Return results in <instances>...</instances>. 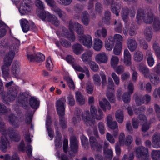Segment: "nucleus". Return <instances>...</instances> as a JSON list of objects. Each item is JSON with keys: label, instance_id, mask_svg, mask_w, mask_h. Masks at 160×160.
Wrapping results in <instances>:
<instances>
[{"label": "nucleus", "instance_id": "1", "mask_svg": "<svg viewBox=\"0 0 160 160\" xmlns=\"http://www.w3.org/2000/svg\"><path fill=\"white\" fill-rule=\"evenodd\" d=\"M90 110L92 116L94 118L91 117L89 111H86L82 115V120L88 126H92L93 125L95 118L99 120L103 118V113L101 109H98V114L96 108L93 106L91 105Z\"/></svg>", "mask_w": 160, "mask_h": 160}, {"label": "nucleus", "instance_id": "2", "mask_svg": "<svg viewBox=\"0 0 160 160\" xmlns=\"http://www.w3.org/2000/svg\"><path fill=\"white\" fill-rule=\"evenodd\" d=\"M153 10V8L151 7H149L147 11H144L142 8L139 9L137 14V22L139 23L140 20L143 19L146 24H151L154 19Z\"/></svg>", "mask_w": 160, "mask_h": 160}, {"label": "nucleus", "instance_id": "3", "mask_svg": "<svg viewBox=\"0 0 160 160\" xmlns=\"http://www.w3.org/2000/svg\"><path fill=\"white\" fill-rule=\"evenodd\" d=\"M66 102L65 98H61L58 100L56 103V107L57 113L59 116V124L62 129L67 128V122L65 117V104Z\"/></svg>", "mask_w": 160, "mask_h": 160}, {"label": "nucleus", "instance_id": "4", "mask_svg": "<svg viewBox=\"0 0 160 160\" xmlns=\"http://www.w3.org/2000/svg\"><path fill=\"white\" fill-rule=\"evenodd\" d=\"M12 45L10 47L9 51L6 54L4 58V65L10 66L14 58L15 53L18 52V47L20 45L19 42L16 39L12 41Z\"/></svg>", "mask_w": 160, "mask_h": 160}, {"label": "nucleus", "instance_id": "5", "mask_svg": "<svg viewBox=\"0 0 160 160\" xmlns=\"http://www.w3.org/2000/svg\"><path fill=\"white\" fill-rule=\"evenodd\" d=\"M67 61L69 63L72 64V66L74 69L78 71L85 73L87 77L89 76V73L88 68L86 66L82 68L77 64L74 63L75 60L71 55H68L66 57Z\"/></svg>", "mask_w": 160, "mask_h": 160}, {"label": "nucleus", "instance_id": "6", "mask_svg": "<svg viewBox=\"0 0 160 160\" xmlns=\"http://www.w3.org/2000/svg\"><path fill=\"white\" fill-rule=\"evenodd\" d=\"M18 92V88L16 86L12 87L9 88L7 92L8 100H7V97H4L3 98V101L4 103H7V101H13L17 97Z\"/></svg>", "mask_w": 160, "mask_h": 160}, {"label": "nucleus", "instance_id": "7", "mask_svg": "<svg viewBox=\"0 0 160 160\" xmlns=\"http://www.w3.org/2000/svg\"><path fill=\"white\" fill-rule=\"evenodd\" d=\"M136 155L139 159L145 160L148 158V149L143 146L138 147L136 149Z\"/></svg>", "mask_w": 160, "mask_h": 160}, {"label": "nucleus", "instance_id": "8", "mask_svg": "<svg viewBox=\"0 0 160 160\" xmlns=\"http://www.w3.org/2000/svg\"><path fill=\"white\" fill-rule=\"evenodd\" d=\"M32 4V2L31 0H23L21 3L19 9V12L21 14L24 15L30 11Z\"/></svg>", "mask_w": 160, "mask_h": 160}, {"label": "nucleus", "instance_id": "9", "mask_svg": "<svg viewBox=\"0 0 160 160\" xmlns=\"http://www.w3.org/2000/svg\"><path fill=\"white\" fill-rule=\"evenodd\" d=\"M78 41L83 45L87 47L90 48L92 45V40L91 37L89 35L87 36L83 35L82 36H78Z\"/></svg>", "mask_w": 160, "mask_h": 160}, {"label": "nucleus", "instance_id": "10", "mask_svg": "<svg viewBox=\"0 0 160 160\" xmlns=\"http://www.w3.org/2000/svg\"><path fill=\"white\" fill-rule=\"evenodd\" d=\"M107 124L108 127L113 130L112 134L114 137H117L118 134V126L116 121H113L112 118L110 115L107 117Z\"/></svg>", "mask_w": 160, "mask_h": 160}, {"label": "nucleus", "instance_id": "11", "mask_svg": "<svg viewBox=\"0 0 160 160\" xmlns=\"http://www.w3.org/2000/svg\"><path fill=\"white\" fill-rule=\"evenodd\" d=\"M129 13L130 14V16L131 17H134L135 16V12L133 8L130 9L126 7H124L122 8V17L124 22H126L128 21Z\"/></svg>", "mask_w": 160, "mask_h": 160}, {"label": "nucleus", "instance_id": "12", "mask_svg": "<svg viewBox=\"0 0 160 160\" xmlns=\"http://www.w3.org/2000/svg\"><path fill=\"white\" fill-rule=\"evenodd\" d=\"M89 142L92 150L98 152L102 151V145L98 142L93 136L90 137Z\"/></svg>", "mask_w": 160, "mask_h": 160}, {"label": "nucleus", "instance_id": "13", "mask_svg": "<svg viewBox=\"0 0 160 160\" xmlns=\"http://www.w3.org/2000/svg\"><path fill=\"white\" fill-rule=\"evenodd\" d=\"M70 148L73 152L69 153L70 157L74 156V153L77 152L78 149V142L76 138L74 136H72L70 139Z\"/></svg>", "mask_w": 160, "mask_h": 160}, {"label": "nucleus", "instance_id": "14", "mask_svg": "<svg viewBox=\"0 0 160 160\" xmlns=\"http://www.w3.org/2000/svg\"><path fill=\"white\" fill-rule=\"evenodd\" d=\"M7 134L12 141L18 142L20 140V136L18 132L11 128L7 130Z\"/></svg>", "mask_w": 160, "mask_h": 160}, {"label": "nucleus", "instance_id": "15", "mask_svg": "<svg viewBox=\"0 0 160 160\" xmlns=\"http://www.w3.org/2000/svg\"><path fill=\"white\" fill-rule=\"evenodd\" d=\"M10 147L9 142L6 135L2 136L1 137L0 141V149L3 152H7V149Z\"/></svg>", "mask_w": 160, "mask_h": 160}, {"label": "nucleus", "instance_id": "16", "mask_svg": "<svg viewBox=\"0 0 160 160\" xmlns=\"http://www.w3.org/2000/svg\"><path fill=\"white\" fill-rule=\"evenodd\" d=\"M28 58L30 62L36 61L37 62H41L43 61L45 59L44 55L40 52L38 53L35 56L32 55H27Z\"/></svg>", "mask_w": 160, "mask_h": 160}, {"label": "nucleus", "instance_id": "17", "mask_svg": "<svg viewBox=\"0 0 160 160\" xmlns=\"http://www.w3.org/2000/svg\"><path fill=\"white\" fill-rule=\"evenodd\" d=\"M18 102L24 109H28V98L25 96L22 92H21L19 94L18 97Z\"/></svg>", "mask_w": 160, "mask_h": 160}, {"label": "nucleus", "instance_id": "18", "mask_svg": "<svg viewBox=\"0 0 160 160\" xmlns=\"http://www.w3.org/2000/svg\"><path fill=\"white\" fill-rule=\"evenodd\" d=\"M127 45L130 51L133 52L136 49L138 43L134 38H129L127 39Z\"/></svg>", "mask_w": 160, "mask_h": 160}, {"label": "nucleus", "instance_id": "19", "mask_svg": "<svg viewBox=\"0 0 160 160\" xmlns=\"http://www.w3.org/2000/svg\"><path fill=\"white\" fill-rule=\"evenodd\" d=\"M72 25L73 30L75 31L78 35V36H82L84 35L83 28L81 24L78 22L73 23L72 21Z\"/></svg>", "mask_w": 160, "mask_h": 160}, {"label": "nucleus", "instance_id": "20", "mask_svg": "<svg viewBox=\"0 0 160 160\" xmlns=\"http://www.w3.org/2000/svg\"><path fill=\"white\" fill-rule=\"evenodd\" d=\"M72 25V21H70L69 23V29L70 31V33H69L67 37V38L71 42H74L76 39L75 35L73 30Z\"/></svg>", "mask_w": 160, "mask_h": 160}, {"label": "nucleus", "instance_id": "21", "mask_svg": "<svg viewBox=\"0 0 160 160\" xmlns=\"http://www.w3.org/2000/svg\"><path fill=\"white\" fill-rule=\"evenodd\" d=\"M124 62L125 64L128 66H131V56L129 51L127 49H125L124 51Z\"/></svg>", "mask_w": 160, "mask_h": 160}, {"label": "nucleus", "instance_id": "22", "mask_svg": "<svg viewBox=\"0 0 160 160\" xmlns=\"http://www.w3.org/2000/svg\"><path fill=\"white\" fill-rule=\"evenodd\" d=\"M95 58L97 62L99 63H105L108 60V58L104 52L98 54L96 56Z\"/></svg>", "mask_w": 160, "mask_h": 160}, {"label": "nucleus", "instance_id": "23", "mask_svg": "<svg viewBox=\"0 0 160 160\" xmlns=\"http://www.w3.org/2000/svg\"><path fill=\"white\" fill-rule=\"evenodd\" d=\"M146 56L148 65L150 67H152L154 64L155 61L151 50H148L146 51Z\"/></svg>", "mask_w": 160, "mask_h": 160}, {"label": "nucleus", "instance_id": "24", "mask_svg": "<svg viewBox=\"0 0 160 160\" xmlns=\"http://www.w3.org/2000/svg\"><path fill=\"white\" fill-rule=\"evenodd\" d=\"M20 72L19 63L17 61L14 62L12 65L11 72L12 74L17 77Z\"/></svg>", "mask_w": 160, "mask_h": 160}, {"label": "nucleus", "instance_id": "25", "mask_svg": "<svg viewBox=\"0 0 160 160\" xmlns=\"http://www.w3.org/2000/svg\"><path fill=\"white\" fill-rule=\"evenodd\" d=\"M20 24L23 32H27L30 29V25L28 21L23 19L20 20Z\"/></svg>", "mask_w": 160, "mask_h": 160}, {"label": "nucleus", "instance_id": "26", "mask_svg": "<svg viewBox=\"0 0 160 160\" xmlns=\"http://www.w3.org/2000/svg\"><path fill=\"white\" fill-rule=\"evenodd\" d=\"M144 33L146 37L147 40L150 42L152 39L153 34L152 30L151 27H147L144 31Z\"/></svg>", "mask_w": 160, "mask_h": 160}, {"label": "nucleus", "instance_id": "27", "mask_svg": "<svg viewBox=\"0 0 160 160\" xmlns=\"http://www.w3.org/2000/svg\"><path fill=\"white\" fill-rule=\"evenodd\" d=\"M73 52L76 55H79L83 51L82 46L80 44L76 43L72 46Z\"/></svg>", "mask_w": 160, "mask_h": 160}, {"label": "nucleus", "instance_id": "28", "mask_svg": "<svg viewBox=\"0 0 160 160\" xmlns=\"http://www.w3.org/2000/svg\"><path fill=\"white\" fill-rule=\"evenodd\" d=\"M39 101L34 97H31L29 100V104L33 108L37 109L39 105Z\"/></svg>", "mask_w": 160, "mask_h": 160}, {"label": "nucleus", "instance_id": "29", "mask_svg": "<svg viewBox=\"0 0 160 160\" xmlns=\"http://www.w3.org/2000/svg\"><path fill=\"white\" fill-rule=\"evenodd\" d=\"M103 102L102 101L99 102V105L101 108L104 111H106V107L108 110H110L111 108V106L109 102L107 99L104 98L102 99Z\"/></svg>", "mask_w": 160, "mask_h": 160}, {"label": "nucleus", "instance_id": "30", "mask_svg": "<svg viewBox=\"0 0 160 160\" xmlns=\"http://www.w3.org/2000/svg\"><path fill=\"white\" fill-rule=\"evenodd\" d=\"M82 21L85 26H88L90 22L89 15L86 11L83 12L82 14Z\"/></svg>", "mask_w": 160, "mask_h": 160}, {"label": "nucleus", "instance_id": "31", "mask_svg": "<svg viewBox=\"0 0 160 160\" xmlns=\"http://www.w3.org/2000/svg\"><path fill=\"white\" fill-rule=\"evenodd\" d=\"M152 141L154 147L157 148L160 147V135L155 133L152 137Z\"/></svg>", "mask_w": 160, "mask_h": 160}, {"label": "nucleus", "instance_id": "32", "mask_svg": "<svg viewBox=\"0 0 160 160\" xmlns=\"http://www.w3.org/2000/svg\"><path fill=\"white\" fill-rule=\"evenodd\" d=\"M113 22L112 24V25H116V27L114 28V30L117 32L121 33L122 31V25L120 21H117L116 20H113L112 21Z\"/></svg>", "mask_w": 160, "mask_h": 160}, {"label": "nucleus", "instance_id": "33", "mask_svg": "<svg viewBox=\"0 0 160 160\" xmlns=\"http://www.w3.org/2000/svg\"><path fill=\"white\" fill-rule=\"evenodd\" d=\"M75 98L77 102L80 105L84 104L85 100L83 95L79 92H75Z\"/></svg>", "mask_w": 160, "mask_h": 160}, {"label": "nucleus", "instance_id": "34", "mask_svg": "<svg viewBox=\"0 0 160 160\" xmlns=\"http://www.w3.org/2000/svg\"><path fill=\"white\" fill-rule=\"evenodd\" d=\"M139 69L140 72H141L146 78L149 77L150 75L149 69L146 66H142L140 64L139 66Z\"/></svg>", "mask_w": 160, "mask_h": 160}, {"label": "nucleus", "instance_id": "35", "mask_svg": "<svg viewBox=\"0 0 160 160\" xmlns=\"http://www.w3.org/2000/svg\"><path fill=\"white\" fill-rule=\"evenodd\" d=\"M115 4L112 6H111V10L117 16H118L122 7L121 4L120 3H117L116 2Z\"/></svg>", "mask_w": 160, "mask_h": 160}, {"label": "nucleus", "instance_id": "36", "mask_svg": "<svg viewBox=\"0 0 160 160\" xmlns=\"http://www.w3.org/2000/svg\"><path fill=\"white\" fill-rule=\"evenodd\" d=\"M47 21L50 22L55 26H58L59 25V21L55 15L50 14Z\"/></svg>", "mask_w": 160, "mask_h": 160}, {"label": "nucleus", "instance_id": "37", "mask_svg": "<svg viewBox=\"0 0 160 160\" xmlns=\"http://www.w3.org/2000/svg\"><path fill=\"white\" fill-rule=\"evenodd\" d=\"M92 54V52L90 50H88L85 52L82 56V59L83 61L85 62H88Z\"/></svg>", "mask_w": 160, "mask_h": 160}, {"label": "nucleus", "instance_id": "38", "mask_svg": "<svg viewBox=\"0 0 160 160\" xmlns=\"http://www.w3.org/2000/svg\"><path fill=\"white\" fill-rule=\"evenodd\" d=\"M102 46V42L100 39H95L93 46V49L96 51H99Z\"/></svg>", "mask_w": 160, "mask_h": 160}, {"label": "nucleus", "instance_id": "39", "mask_svg": "<svg viewBox=\"0 0 160 160\" xmlns=\"http://www.w3.org/2000/svg\"><path fill=\"white\" fill-rule=\"evenodd\" d=\"M133 97L135 98L137 105L140 106L144 103L143 97H142L141 94L135 93L133 95Z\"/></svg>", "mask_w": 160, "mask_h": 160}, {"label": "nucleus", "instance_id": "40", "mask_svg": "<svg viewBox=\"0 0 160 160\" xmlns=\"http://www.w3.org/2000/svg\"><path fill=\"white\" fill-rule=\"evenodd\" d=\"M113 41L116 42V45L122 46L123 39L122 36L119 34H115L114 35L113 38H111Z\"/></svg>", "mask_w": 160, "mask_h": 160}, {"label": "nucleus", "instance_id": "41", "mask_svg": "<svg viewBox=\"0 0 160 160\" xmlns=\"http://www.w3.org/2000/svg\"><path fill=\"white\" fill-rule=\"evenodd\" d=\"M54 12L58 15L60 18L63 20L66 16V13L58 7H55L53 8Z\"/></svg>", "mask_w": 160, "mask_h": 160}, {"label": "nucleus", "instance_id": "42", "mask_svg": "<svg viewBox=\"0 0 160 160\" xmlns=\"http://www.w3.org/2000/svg\"><path fill=\"white\" fill-rule=\"evenodd\" d=\"M39 18L44 21H47L50 14L48 12H46L43 10H42L38 13Z\"/></svg>", "mask_w": 160, "mask_h": 160}, {"label": "nucleus", "instance_id": "43", "mask_svg": "<svg viewBox=\"0 0 160 160\" xmlns=\"http://www.w3.org/2000/svg\"><path fill=\"white\" fill-rule=\"evenodd\" d=\"M114 90H107L106 96L111 103H114L115 101V97L114 94Z\"/></svg>", "mask_w": 160, "mask_h": 160}, {"label": "nucleus", "instance_id": "44", "mask_svg": "<svg viewBox=\"0 0 160 160\" xmlns=\"http://www.w3.org/2000/svg\"><path fill=\"white\" fill-rule=\"evenodd\" d=\"M150 81L154 85L157 84L159 82V78L158 75L153 73H151L148 77Z\"/></svg>", "mask_w": 160, "mask_h": 160}, {"label": "nucleus", "instance_id": "45", "mask_svg": "<svg viewBox=\"0 0 160 160\" xmlns=\"http://www.w3.org/2000/svg\"><path fill=\"white\" fill-rule=\"evenodd\" d=\"M114 44V43L113 40H112V39H111L109 38L105 41V47L107 50L111 51L113 48Z\"/></svg>", "mask_w": 160, "mask_h": 160}, {"label": "nucleus", "instance_id": "46", "mask_svg": "<svg viewBox=\"0 0 160 160\" xmlns=\"http://www.w3.org/2000/svg\"><path fill=\"white\" fill-rule=\"evenodd\" d=\"M143 59V55L142 52L139 51H136L134 55V59L137 62H140Z\"/></svg>", "mask_w": 160, "mask_h": 160}, {"label": "nucleus", "instance_id": "47", "mask_svg": "<svg viewBox=\"0 0 160 160\" xmlns=\"http://www.w3.org/2000/svg\"><path fill=\"white\" fill-rule=\"evenodd\" d=\"M115 117L118 122L121 123L123 120V114L122 111L118 110L115 113Z\"/></svg>", "mask_w": 160, "mask_h": 160}, {"label": "nucleus", "instance_id": "48", "mask_svg": "<svg viewBox=\"0 0 160 160\" xmlns=\"http://www.w3.org/2000/svg\"><path fill=\"white\" fill-rule=\"evenodd\" d=\"M6 65H4L2 67V71L3 74V77L6 79V78L8 77L9 75V67Z\"/></svg>", "mask_w": 160, "mask_h": 160}, {"label": "nucleus", "instance_id": "49", "mask_svg": "<svg viewBox=\"0 0 160 160\" xmlns=\"http://www.w3.org/2000/svg\"><path fill=\"white\" fill-rule=\"evenodd\" d=\"M153 27L155 31H158L160 30V21L158 18H154Z\"/></svg>", "mask_w": 160, "mask_h": 160}, {"label": "nucleus", "instance_id": "50", "mask_svg": "<svg viewBox=\"0 0 160 160\" xmlns=\"http://www.w3.org/2000/svg\"><path fill=\"white\" fill-rule=\"evenodd\" d=\"M16 119V117L13 114H10L9 116V120L11 124L15 128H18L19 126V125L15 122Z\"/></svg>", "mask_w": 160, "mask_h": 160}, {"label": "nucleus", "instance_id": "51", "mask_svg": "<svg viewBox=\"0 0 160 160\" xmlns=\"http://www.w3.org/2000/svg\"><path fill=\"white\" fill-rule=\"evenodd\" d=\"M69 33L68 30L65 27H63L62 28V31L60 32L59 31L57 32V34L59 36H62L66 38Z\"/></svg>", "mask_w": 160, "mask_h": 160}, {"label": "nucleus", "instance_id": "52", "mask_svg": "<svg viewBox=\"0 0 160 160\" xmlns=\"http://www.w3.org/2000/svg\"><path fill=\"white\" fill-rule=\"evenodd\" d=\"M94 90L93 84L90 82H88L86 83V91L89 94L93 93Z\"/></svg>", "mask_w": 160, "mask_h": 160}, {"label": "nucleus", "instance_id": "53", "mask_svg": "<svg viewBox=\"0 0 160 160\" xmlns=\"http://www.w3.org/2000/svg\"><path fill=\"white\" fill-rule=\"evenodd\" d=\"M92 79L94 83L97 86H100L101 84V78L99 76L98 74L94 75Z\"/></svg>", "mask_w": 160, "mask_h": 160}, {"label": "nucleus", "instance_id": "54", "mask_svg": "<svg viewBox=\"0 0 160 160\" xmlns=\"http://www.w3.org/2000/svg\"><path fill=\"white\" fill-rule=\"evenodd\" d=\"M103 152L107 160H111L112 159L113 157V152L112 149H108Z\"/></svg>", "mask_w": 160, "mask_h": 160}, {"label": "nucleus", "instance_id": "55", "mask_svg": "<svg viewBox=\"0 0 160 160\" xmlns=\"http://www.w3.org/2000/svg\"><path fill=\"white\" fill-rule=\"evenodd\" d=\"M7 131L5 123L0 120V132L3 135H6Z\"/></svg>", "mask_w": 160, "mask_h": 160}, {"label": "nucleus", "instance_id": "56", "mask_svg": "<svg viewBox=\"0 0 160 160\" xmlns=\"http://www.w3.org/2000/svg\"><path fill=\"white\" fill-rule=\"evenodd\" d=\"M84 8V6L82 4H77L74 7V11L76 13L79 14L81 12Z\"/></svg>", "mask_w": 160, "mask_h": 160}, {"label": "nucleus", "instance_id": "57", "mask_svg": "<svg viewBox=\"0 0 160 160\" xmlns=\"http://www.w3.org/2000/svg\"><path fill=\"white\" fill-rule=\"evenodd\" d=\"M152 157L153 160H160V151L153 150L152 153Z\"/></svg>", "mask_w": 160, "mask_h": 160}, {"label": "nucleus", "instance_id": "58", "mask_svg": "<svg viewBox=\"0 0 160 160\" xmlns=\"http://www.w3.org/2000/svg\"><path fill=\"white\" fill-rule=\"evenodd\" d=\"M68 104L71 106H74L75 103V101L74 97L71 94H69L67 97Z\"/></svg>", "mask_w": 160, "mask_h": 160}, {"label": "nucleus", "instance_id": "59", "mask_svg": "<svg viewBox=\"0 0 160 160\" xmlns=\"http://www.w3.org/2000/svg\"><path fill=\"white\" fill-rule=\"evenodd\" d=\"M119 59L118 57L113 56L111 59V64L112 67L115 68L118 63Z\"/></svg>", "mask_w": 160, "mask_h": 160}, {"label": "nucleus", "instance_id": "60", "mask_svg": "<svg viewBox=\"0 0 160 160\" xmlns=\"http://www.w3.org/2000/svg\"><path fill=\"white\" fill-rule=\"evenodd\" d=\"M10 110L3 104L0 103V113L5 115Z\"/></svg>", "mask_w": 160, "mask_h": 160}, {"label": "nucleus", "instance_id": "61", "mask_svg": "<svg viewBox=\"0 0 160 160\" xmlns=\"http://www.w3.org/2000/svg\"><path fill=\"white\" fill-rule=\"evenodd\" d=\"M46 68L49 70L52 71L53 67V64L50 56L48 57L46 61Z\"/></svg>", "mask_w": 160, "mask_h": 160}, {"label": "nucleus", "instance_id": "62", "mask_svg": "<svg viewBox=\"0 0 160 160\" xmlns=\"http://www.w3.org/2000/svg\"><path fill=\"white\" fill-rule=\"evenodd\" d=\"M131 95L127 92L124 93L122 96V99L124 103H127L130 102Z\"/></svg>", "mask_w": 160, "mask_h": 160}, {"label": "nucleus", "instance_id": "63", "mask_svg": "<svg viewBox=\"0 0 160 160\" xmlns=\"http://www.w3.org/2000/svg\"><path fill=\"white\" fill-rule=\"evenodd\" d=\"M145 107L143 106L138 108H133V111L135 114H138L143 112L145 110Z\"/></svg>", "mask_w": 160, "mask_h": 160}, {"label": "nucleus", "instance_id": "64", "mask_svg": "<svg viewBox=\"0 0 160 160\" xmlns=\"http://www.w3.org/2000/svg\"><path fill=\"white\" fill-rule=\"evenodd\" d=\"M152 71L160 76V62L157 63L156 65L152 69Z\"/></svg>", "mask_w": 160, "mask_h": 160}]
</instances>
